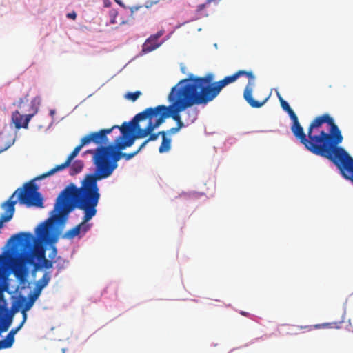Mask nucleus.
I'll use <instances>...</instances> for the list:
<instances>
[{
  "label": "nucleus",
  "instance_id": "nucleus-35",
  "mask_svg": "<svg viewBox=\"0 0 353 353\" xmlns=\"http://www.w3.org/2000/svg\"><path fill=\"white\" fill-rule=\"evenodd\" d=\"M67 17L69 18V19H72L74 20L77 18V14H76L75 12H72L68 13L67 14Z\"/></svg>",
  "mask_w": 353,
  "mask_h": 353
},
{
  "label": "nucleus",
  "instance_id": "nucleus-23",
  "mask_svg": "<svg viewBox=\"0 0 353 353\" xmlns=\"http://www.w3.org/2000/svg\"><path fill=\"white\" fill-rule=\"evenodd\" d=\"M171 148V139L168 137H163L161 145L159 148V152L160 153H164L168 152Z\"/></svg>",
  "mask_w": 353,
  "mask_h": 353
},
{
  "label": "nucleus",
  "instance_id": "nucleus-4",
  "mask_svg": "<svg viewBox=\"0 0 353 353\" xmlns=\"http://www.w3.org/2000/svg\"><path fill=\"white\" fill-rule=\"evenodd\" d=\"M141 150L139 148L133 152H122L121 150H119L117 147L114 146V145H102V146H99L95 150H88V153L94 154L93 161L96 169L94 173L86 174L82 181L99 192L97 181L110 176L117 168V162L121 158L129 161Z\"/></svg>",
  "mask_w": 353,
  "mask_h": 353
},
{
  "label": "nucleus",
  "instance_id": "nucleus-40",
  "mask_svg": "<svg viewBox=\"0 0 353 353\" xmlns=\"http://www.w3.org/2000/svg\"><path fill=\"white\" fill-rule=\"evenodd\" d=\"M240 313L241 315L245 316H248L250 315L249 313H248L246 312H243V311L241 312Z\"/></svg>",
  "mask_w": 353,
  "mask_h": 353
},
{
  "label": "nucleus",
  "instance_id": "nucleus-1",
  "mask_svg": "<svg viewBox=\"0 0 353 353\" xmlns=\"http://www.w3.org/2000/svg\"><path fill=\"white\" fill-rule=\"evenodd\" d=\"M100 196L99 192L83 181L80 187L72 183L68 185L57 197L50 216L37 227L35 232L38 239L45 243H56L60 234L56 225L63 227L70 213L76 208L83 211V221L62 237L72 239L81 233L85 234L91 226L87 223L97 214Z\"/></svg>",
  "mask_w": 353,
  "mask_h": 353
},
{
  "label": "nucleus",
  "instance_id": "nucleus-24",
  "mask_svg": "<svg viewBox=\"0 0 353 353\" xmlns=\"http://www.w3.org/2000/svg\"><path fill=\"white\" fill-rule=\"evenodd\" d=\"M34 299H32L30 298H28V300H27L26 298H23L21 304V306H22V308L23 309V311H28L31 309V307L33 306L34 303Z\"/></svg>",
  "mask_w": 353,
  "mask_h": 353
},
{
  "label": "nucleus",
  "instance_id": "nucleus-12",
  "mask_svg": "<svg viewBox=\"0 0 353 353\" xmlns=\"http://www.w3.org/2000/svg\"><path fill=\"white\" fill-rule=\"evenodd\" d=\"M236 79L245 76L248 79V83L245 88L243 92V97L245 100L249 103V105L252 108H261L263 106L265 103L267 101L268 98H266L263 101H255L252 98V88L254 85V75L252 71H245V70H239L234 73Z\"/></svg>",
  "mask_w": 353,
  "mask_h": 353
},
{
  "label": "nucleus",
  "instance_id": "nucleus-10",
  "mask_svg": "<svg viewBox=\"0 0 353 353\" xmlns=\"http://www.w3.org/2000/svg\"><path fill=\"white\" fill-rule=\"evenodd\" d=\"M338 145H335L325 158L333 162L343 177L353 183V159L343 148Z\"/></svg>",
  "mask_w": 353,
  "mask_h": 353
},
{
  "label": "nucleus",
  "instance_id": "nucleus-16",
  "mask_svg": "<svg viewBox=\"0 0 353 353\" xmlns=\"http://www.w3.org/2000/svg\"><path fill=\"white\" fill-rule=\"evenodd\" d=\"M183 119L186 122L187 124L191 125L197 119L199 110L197 108H188L185 110H183Z\"/></svg>",
  "mask_w": 353,
  "mask_h": 353
},
{
  "label": "nucleus",
  "instance_id": "nucleus-37",
  "mask_svg": "<svg viewBox=\"0 0 353 353\" xmlns=\"http://www.w3.org/2000/svg\"><path fill=\"white\" fill-rule=\"evenodd\" d=\"M329 325L328 323H324V324H317L314 326L315 328H321V327H326Z\"/></svg>",
  "mask_w": 353,
  "mask_h": 353
},
{
  "label": "nucleus",
  "instance_id": "nucleus-15",
  "mask_svg": "<svg viewBox=\"0 0 353 353\" xmlns=\"http://www.w3.org/2000/svg\"><path fill=\"white\" fill-rule=\"evenodd\" d=\"M236 80L237 79L234 74L230 76H227L223 79L216 81V85L213 89H211V91L214 93H216L217 97L224 87L235 82Z\"/></svg>",
  "mask_w": 353,
  "mask_h": 353
},
{
  "label": "nucleus",
  "instance_id": "nucleus-28",
  "mask_svg": "<svg viewBox=\"0 0 353 353\" xmlns=\"http://www.w3.org/2000/svg\"><path fill=\"white\" fill-rule=\"evenodd\" d=\"M141 94V92L140 91H136L134 92L128 93L126 97H127V99H128L132 101H135Z\"/></svg>",
  "mask_w": 353,
  "mask_h": 353
},
{
  "label": "nucleus",
  "instance_id": "nucleus-17",
  "mask_svg": "<svg viewBox=\"0 0 353 353\" xmlns=\"http://www.w3.org/2000/svg\"><path fill=\"white\" fill-rule=\"evenodd\" d=\"M13 321L11 317H9L6 313H5L0 307V335L8 330L11 326Z\"/></svg>",
  "mask_w": 353,
  "mask_h": 353
},
{
  "label": "nucleus",
  "instance_id": "nucleus-21",
  "mask_svg": "<svg viewBox=\"0 0 353 353\" xmlns=\"http://www.w3.org/2000/svg\"><path fill=\"white\" fill-rule=\"evenodd\" d=\"M50 280L51 272L49 271H46L42 277L37 282L36 286L43 290L46 286L48 285Z\"/></svg>",
  "mask_w": 353,
  "mask_h": 353
},
{
  "label": "nucleus",
  "instance_id": "nucleus-44",
  "mask_svg": "<svg viewBox=\"0 0 353 353\" xmlns=\"http://www.w3.org/2000/svg\"><path fill=\"white\" fill-rule=\"evenodd\" d=\"M57 268H58V270H61V266H59V265H57Z\"/></svg>",
  "mask_w": 353,
  "mask_h": 353
},
{
  "label": "nucleus",
  "instance_id": "nucleus-34",
  "mask_svg": "<svg viewBox=\"0 0 353 353\" xmlns=\"http://www.w3.org/2000/svg\"><path fill=\"white\" fill-rule=\"evenodd\" d=\"M163 34V31L158 32L156 34L150 36L152 38H153L156 41L158 42V39L161 37Z\"/></svg>",
  "mask_w": 353,
  "mask_h": 353
},
{
  "label": "nucleus",
  "instance_id": "nucleus-19",
  "mask_svg": "<svg viewBox=\"0 0 353 353\" xmlns=\"http://www.w3.org/2000/svg\"><path fill=\"white\" fill-rule=\"evenodd\" d=\"M19 306H21V304L19 305H13L10 310L8 309L6 301L3 299V295L0 294V307H2L3 312L6 313L9 317H11L12 321L14 314L19 311Z\"/></svg>",
  "mask_w": 353,
  "mask_h": 353
},
{
  "label": "nucleus",
  "instance_id": "nucleus-43",
  "mask_svg": "<svg viewBox=\"0 0 353 353\" xmlns=\"http://www.w3.org/2000/svg\"><path fill=\"white\" fill-rule=\"evenodd\" d=\"M304 328L305 329H307L309 331L312 330V326H305Z\"/></svg>",
  "mask_w": 353,
  "mask_h": 353
},
{
  "label": "nucleus",
  "instance_id": "nucleus-25",
  "mask_svg": "<svg viewBox=\"0 0 353 353\" xmlns=\"http://www.w3.org/2000/svg\"><path fill=\"white\" fill-rule=\"evenodd\" d=\"M7 265L6 256L0 255V281L5 278L4 265Z\"/></svg>",
  "mask_w": 353,
  "mask_h": 353
},
{
  "label": "nucleus",
  "instance_id": "nucleus-11",
  "mask_svg": "<svg viewBox=\"0 0 353 353\" xmlns=\"http://www.w3.org/2000/svg\"><path fill=\"white\" fill-rule=\"evenodd\" d=\"M115 128H119L121 131V135L119 136L114 142V146L117 147L119 150H123L128 147L132 146L137 137L134 135L133 132L135 131L132 128L130 122H124L121 126L117 125Z\"/></svg>",
  "mask_w": 353,
  "mask_h": 353
},
{
  "label": "nucleus",
  "instance_id": "nucleus-32",
  "mask_svg": "<svg viewBox=\"0 0 353 353\" xmlns=\"http://www.w3.org/2000/svg\"><path fill=\"white\" fill-rule=\"evenodd\" d=\"M18 108L21 110V112H24L23 108L25 106L23 99H20L18 101L17 104Z\"/></svg>",
  "mask_w": 353,
  "mask_h": 353
},
{
  "label": "nucleus",
  "instance_id": "nucleus-26",
  "mask_svg": "<svg viewBox=\"0 0 353 353\" xmlns=\"http://www.w3.org/2000/svg\"><path fill=\"white\" fill-rule=\"evenodd\" d=\"M149 137L145 140L144 141L142 144L139 146V150H142L146 145L148 142L150 141H155L157 139L158 137H159V134H149Z\"/></svg>",
  "mask_w": 353,
  "mask_h": 353
},
{
  "label": "nucleus",
  "instance_id": "nucleus-41",
  "mask_svg": "<svg viewBox=\"0 0 353 353\" xmlns=\"http://www.w3.org/2000/svg\"><path fill=\"white\" fill-rule=\"evenodd\" d=\"M114 1H115L119 4V5H120L121 6L124 7L123 3L121 1H119V0H114Z\"/></svg>",
  "mask_w": 353,
  "mask_h": 353
},
{
  "label": "nucleus",
  "instance_id": "nucleus-42",
  "mask_svg": "<svg viewBox=\"0 0 353 353\" xmlns=\"http://www.w3.org/2000/svg\"><path fill=\"white\" fill-rule=\"evenodd\" d=\"M216 0H206V4H210L212 2L215 1Z\"/></svg>",
  "mask_w": 353,
  "mask_h": 353
},
{
  "label": "nucleus",
  "instance_id": "nucleus-5",
  "mask_svg": "<svg viewBox=\"0 0 353 353\" xmlns=\"http://www.w3.org/2000/svg\"><path fill=\"white\" fill-rule=\"evenodd\" d=\"M17 201L20 204L28 208L44 207L43 198L38 192V186L34 180H32L25 183L22 188L17 189L9 199L1 204L4 213L0 216V229L3 227V223L9 221L13 217Z\"/></svg>",
  "mask_w": 353,
  "mask_h": 353
},
{
  "label": "nucleus",
  "instance_id": "nucleus-33",
  "mask_svg": "<svg viewBox=\"0 0 353 353\" xmlns=\"http://www.w3.org/2000/svg\"><path fill=\"white\" fill-rule=\"evenodd\" d=\"M27 312L28 311H23V309L21 308V312L22 314L23 319H22V321L21 323H23V325H24V323H26V321L27 320Z\"/></svg>",
  "mask_w": 353,
  "mask_h": 353
},
{
  "label": "nucleus",
  "instance_id": "nucleus-2",
  "mask_svg": "<svg viewBox=\"0 0 353 353\" xmlns=\"http://www.w3.org/2000/svg\"><path fill=\"white\" fill-rule=\"evenodd\" d=\"M281 106L288 112L292 121L291 131L294 136L310 152L325 157L328 155L335 145H339L343 140L338 125L328 114L316 117L310 124L307 134L304 132L298 117L279 93H277Z\"/></svg>",
  "mask_w": 353,
  "mask_h": 353
},
{
  "label": "nucleus",
  "instance_id": "nucleus-36",
  "mask_svg": "<svg viewBox=\"0 0 353 353\" xmlns=\"http://www.w3.org/2000/svg\"><path fill=\"white\" fill-rule=\"evenodd\" d=\"M206 5H207L206 3H202V4L198 5L197 8H196V11L201 12V10H203L205 8Z\"/></svg>",
  "mask_w": 353,
  "mask_h": 353
},
{
  "label": "nucleus",
  "instance_id": "nucleus-6",
  "mask_svg": "<svg viewBox=\"0 0 353 353\" xmlns=\"http://www.w3.org/2000/svg\"><path fill=\"white\" fill-rule=\"evenodd\" d=\"M213 80L212 73H208L203 77L191 74L176 85L199 105H206L216 97V93L211 91L216 85V82H213Z\"/></svg>",
  "mask_w": 353,
  "mask_h": 353
},
{
  "label": "nucleus",
  "instance_id": "nucleus-8",
  "mask_svg": "<svg viewBox=\"0 0 353 353\" xmlns=\"http://www.w3.org/2000/svg\"><path fill=\"white\" fill-rule=\"evenodd\" d=\"M117 126H112L110 128L102 129L99 132H91L89 134H87L86 136L83 137L81 140L80 144L74 148L73 151L70 154L66 161L63 163L57 165L54 168L50 170L48 172L43 173L39 176H37L35 179H42L46 178L54 174L55 172L58 171H61L68 168L70 165L72 160L76 156H77L81 148L83 146L90 143L91 142H93L95 144L99 145V146H102V145H106L108 141L107 135L111 133L112 131Z\"/></svg>",
  "mask_w": 353,
  "mask_h": 353
},
{
  "label": "nucleus",
  "instance_id": "nucleus-31",
  "mask_svg": "<svg viewBox=\"0 0 353 353\" xmlns=\"http://www.w3.org/2000/svg\"><path fill=\"white\" fill-rule=\"evenodd\" d=\"M179 132V128H176V127H174V128H172L169 129L167 131V133H168V135H172V134H176Z\"/></svg>",
  "mask_w": 353,
  "mask_h": 353
},
{
  "label": "nucleus",
  "instance_id": "nucleus-14",
  "mask_svg": "<svg viewBox=\"0 0 353 353\" xmlns=\"http://www.w3.org/2000/svg\"><path fill=\"white\" fill-rule=\"evenodd\" d=\"M33 114L22 115L19 111H16L12 114V121L17 128H26Z\"/></svg>",
  "mask_w": 353,
  "mask_h": 353
},
{
  "label": "nucleus",
  "instance_id": "nucleus-30",
  "mask_svg": "<svg viewBox=\"0 0 353 353\" xmlns=\"http://www.w3.org/2000/svg\"><path fill=\"white\" fill-rule=\"evenodd\" d=\"M188 125H189V124H187L186 122L183 119V120L179 121L178 123H176V127L178 128L179 130H180L181 128L188 126Z\"/></svg>",
  "mask_w": 353,
  "mask_h": 353
},
{
  "label": "nucleus",
  "instance_id": "nucleus-13",
  "mask_svg": "<svg viewBox=\"0 0 353 353\" xmlns=\"http://www.w3.org/2000/svg\"><path fill=\"white\" fill-rule=\"evenodd\" d=\"M23 326V323H20L17 327L12 329L9 332L4 339L0 341V350L10 348L12 346L14 342L15 334L21 329Z\"/></svg>",
  "mask_w": 353,
  "mask_h": 353
},
{
  "label": "nucleus",
  "instance_id": "nucleus-9",
  "mask_svg": "<svg viewBox=\"0 0 353 353\" xmlns=\"http://www.w3.org/2000/svg\"><path fill=\"white\" fill-rule=\"evenodd\" d=\"M168 99L171 103L170 105L166 106L170 108V117L176 123L183 120V117L180 114V112L194 105H199L176 85L171 89Z\"/></svg>",
  "mask_w": 353,
  "mask_h": 353
},
{
  "label": "nucleus",
  "instance_id": "nucleus-39",
  "mask_svg": "<svg viewBox=\"0 0 353 353\" xmlns=\"http://www.w3.org/2000/svg\"><path fill=\"white\" fill-rule=\"evenodd\" d=\"M104 5L108 7L110 5V2L108 0H104Z\"/></svg>",
  "mask_w": 353,
  "mask_h": 353
},
{
  "label": "nucleus",
  "instance_id": "nucleus-22",
  "mask_svg": "<svg viewBox=\"0 0 353 353\" xmlns=\"http://www.w3.org/2000/svg\"><path fill=\"white\" fill-rule=\"evenodd\" d=\"M83 163L81 161H75L70 168V174L75 175L81 172Z\"/></svg>",
  "mask_w": 353,
  "mask_h": 353
},
{
  "label": "nucleus",
  "instance_id": "nucleus-3",
  "mask_svg": "<svg viewBox=\"0 0 353 353\" xmlns=\"http://www.w3.org/2000/svg\"><path fill=\"white\" fill-rule=\"evenodd\" d=\"M10 240L16 241L20 248L17 252L6 254L7 265L21 283H24L27 280V265L34 266V272L43 268L50 269L56 262L57 249L54 243H48L50 252L48 254L49 259H47L46 249L36 244V239L31 234L21 232L13 235Z\"/></svg>",
  "mask_w": 353,
  "mask_h": 353
},
{
  "label": "nucleus",
  "instance_id": "nucleus-20",
  "mask_svg": "<svg viewBox=\"0 0 353 353\" xmlns=\"http://www.w3.org/2000/svg\"><path fill=\"white\" fill-rule=\"evenodd\" d=\"M159 46L160 44L158 43L157 41H156L153 38L150 37L143 43L142 51L145 53H148L157 49Z\"/></svg>",
  "mask_w": 353,
  "mask_h": 353
},
{
  "label": "nucleus",
  "instance_id": "nucleus-27",
  "mask_svg": "<svg viewBox=\"0 0 353 353\" xmlns=\"http://www.w3.org/2000/svg\"><path fill=\"white\" fill-rule=\"evenodd\" d=\"M42 290L35 285L34 291L28 295V298L34 299L35 301L41 293Z\"/></svg>",
  "mask_w": 353,
  "mask_h": 353
},
{
  "label": "nucleus",
  "instance_id": "nucleus-7",
  "mask_svg": "<svg viewBox=\"0 0 353 353\" xmlns=\"http://www.w3.org/2000/svg\"><path fill=\"white\" fill-rule=\"evenodd\" d=\"M170 110L166 105H159L155 108H148L137 114L130 123L135 131L138 130L137 137L144 138L152 133L170 117Z\"/></svg>",
  "mask_w": 353,
  "mask_h": 353
},
{
  "label": "nucleus",
  "instance_id": "nucleus-18",
  "mask_svg": "<svg viewBox=\"0 0 353 353\" xmlns=\"http://www.w3.org/2000/svg\"><path fill=\"white\" fill-rule=\"evenodd\" d=\"M14 139L10 134L1 133L0 134V152L8 149L14 144Z\"/></svg>",
  "mask_w": 353,
  "mask_h": 353
},
{
  "label": "nucleus",
  "instance_id": "nucleus-29",
  "mask_svg": "<svg viewBox=\"0 0 353 353\" xmlns=\"http://www.w3.org/2000/svg\"><path fill=\"white\" fill-rule=\"evenodd\" d=\"M110 23L114 24L117 23L116 17L118 15V12L116 10H110Z\"/></svg>",
  "mask_w": 353,
  "mask_h": 353
},
{
  "label": "nucleus",
  "instance_id": "nucleus-38",
  "mask_svg": "<svg viewBox=\"0 0 353 353\" xmlns=\"http://www.w3.org/2000/svg\"><path fill=\"white\" fill-rule=\"evenodd\" d=\"M157 134H159V136H162V139H163V137H167L166 135L168 134L167 132L165 131H160Z\"/></svg>",
  "mask_w": 353,
  "mask_h": 353
}]
</instances>
